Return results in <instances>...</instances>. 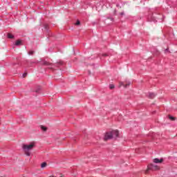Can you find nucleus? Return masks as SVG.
I'll return each instance as SVG.
<instances>
[{"label":"nucleus","instance_id":"20","mask_svg":"<svg viewBox=\"0 0 177 177\" xmlns=\"http://www.w3.org/2000/svg\"><path fill=\"white\" fill-rule=\"evenodd\" d=\"M58 64H60V65L63 64V62H58Z\"/></svg>","mask_w":177,"mask_h":177},{"label":"nucleus","instance_id":"4","mask_svg":"<svg viewBox=\"0 0 177 177\" xmlns=\"http://www.w3.org/2000/svg\"><path fill=\"white\" fill-rule=\"evenodd\" d=\"M112 133V137L113 138H118L119 135H120V132H118V130H113L112 131H111Z\"/></svg>","mask_w":177,"mask_h":177},{"label":"nucleus","instance_id":"1","mask_svg":"<svg viewBox=\"0 0 177 177\" xmlns=\"http://www.w3.org/2000/svg\"><path fill=\"white\" fill-rule=\"evenodd\" d=\"M35 147V142H30L29 144H24L22 145V150L24 151V154L28 157L31 156V151Z\"/></svg>","mask_w":177,"mask_h":177},{"label":"nucleus","instance_id":"18","mask_svg":"<svg viewBox=\"0 0 177 177\" xmlns=\"http://www.w3.org/2000/svg\"><path fill=\"white\" fill-rule=\"evenodd\" d=\"M26 76H27V73H24L22 75L23 78L26 77Z\"/></svg>","mask_w":177,"mask_h":177},{"label":"nucleus","instance_id":"15","mask_svg":"<svg viewBox=\"0 0 177 177\" xmlns=\"http://www.w3.org/2000/svg\"><path fill=\"white\" fill-rule=\"evenodd\" d=\"M80 24H81V22L80 21V20H77L75 23V26H80Z\"/></svg>","mask_w":177,"mask_h":177},{"label":"nucleus","instance_id":"3","mask_svg":"<svg viewBox=\"0 0 177 177\" xmlns=\"http://www.w3.org/2000/svg\"><path fill=\"white\" fill-rule=\"evenodd\" d=\"M110 139H113V133L111 132L105 133L104 140H109Z\"/></svg>","mask_w":177,"mask_h":177},{"label":"nucleus","instance_id":"11","mask_svg":"<svg viewBox=\"0 0 177 177\" xmlns=\"http://www.w3.org/2000/svg\"><path fill=\"white\" fill-rule=\"evenodd\" d=\"M43 64H44V66H49V64H50L49 62H46V61H44L43 62Z\"/></svg>","mask_w":177,"mask_h":177},{"label":"nucleus","instance_id":"2","mask_svg":"<svg viewBox=\"0 0 177 177\" xmlns=\"http://www.w3.org/2000/svg\"><path fill=\"white\" fill-rule=\"evenodd\" d=\"M160 169V167H158L157 165H148V170L149 171H157Z\"/></svg>","mask_w":177,"mask_h":177},{"label":"nucleus","instance_id":"10","mask_svg":"<svg viewBox=\"0 0 177 177\" xmlns=\"http://www.w3.org/2000/svg\"><path fill=\"white\" fill-rule=\"evenodd\" d=\"M122 85L123 86H124V88H128V86H129V85H131V82H129V83L127 84H122Z\"/></svg>","mask_w":177,"mask_h":177},{"label":"nucleus","instance_id":"16","mask_svg":"<svg viewBox=\"0 0 177 177\" xmlns=\"http://www.w3.org/2000/svg\"><path fill=\"white\" fill-rule=\"evenodd\" d=\"M165 53H169V48H166L165 50Z\"/></svg>","mask_w":177,"mask_h":177},{"label":"nucleus","instance_id":"8","mask_svg":"<svg viewBox=\"0 0 177 177\" xmlns=\"http://www.w3.org/2000/svg\"><path fill=\"white\" fill-rule=\"evenodd\" d=\"M8 38H9L10 39H12L15 38V36H13V35L10 34V33H8Z\"/></svg>","mask_w":177,"mask_h":177},{"label":"nucleus","instance_id":"7","mask_svg":"<svg viewBox=\"0 0 177 177\" xmlns=\"http://www.w3.org/2000/svg\"><path fill=\"white\" fill-rule=\"evenodd\" d=\"M15 45L16 46H19L21 45V41L20 40H18V41H17L15 42Z\"/></svg>","mask_w":177,"mask_h":177},{"label":"nucleus","instance_id":"14","mask_svg":"<svg viewBox=\"0 0 177 177\" xmlns=\"http://www.w3.org/2000/svg\"><path fill=\"white\" fill-rule=\"evenodd\" d=\"M109 88H110V89H114V88H115L114 84H110Z\"/></svg>","mask_w":177,"mask_h":177},{"label":"nucleus","instance_id":"12","mask_svg":"<svg viewBox=\"0 0 177 177\" xmlns=\"http://www.w3.org/2000/svg\"><path fill=\"white\" fill-rule=\"evenodd\" d=\"M45 167H46V162H43L41 165V168H45Z\"/></svg>","mask_w":177,"mask_h":177},{"label":"nucleus","instance_id":"23","mask_svg":"<svg viewBox=\"0 0 177 177\" xmlns=\"http://www.w3.org/2000/svg\"><path fill=\"white\" fill-rule=\"evenodd\" d=\"M102 56H107V54H103Z\"/></svg>","mask_w":177,"mask_h":177},{"label":"nucleus","instance_id":"6","mask_svg":"<svg viewBox=\"0 0 177 177\" xmlns=\"http://www.w3.org/2000/svg\"><path fill=\"white\" fill-rule=\"evenodd\" d=\"M149 97L150 99H154V97H156V94L154 93H149Z\"/></svg>","mask_w":177,"mask_h":177},{"label":"nucleus","instance_id":"21","mask_svg":"<svg viewBox=\"0 0 177 177\" xmlns=\"http://www.w3.org/2000/svg\"><path fill=\"white\" fill-rule=\"evenodd\" d=\"M64 176L62 174H59V177H64Z\"/></svg>","mask_w":177,"mask_h":177},{"label":"nucleus","instance_id":"5","mask_svg":"<svg viewBox=\"0 0 177 177\" xmlns=\"http://www.w3.org/2000/svg\"><path fill=\"white\" fill-rule=\"evenodd\" d=\"M162 161H164V159L162 158H155L153 159V162H155V164H161V162H162Z\"/></svg>","mask_w":177,"mask_h":177},{"label":"nucleus","instance_id":"19","mask_svg":"<svg viewBox=\"0 0 177 177\" xmlns=\"http://www.w3.org/2000/svg\"><path fill=\"white\" fill-rule=\"evenodd\" d=\"M44 28H45L46 30H48V25H44Z\"/></svg>","mask_w":177,"mask_h":177},{"label":"nucleus","instance_id":"9","mask_svg":"<svg viewBox=\"0 0 177 177\" xmlns=\"http://www.w3.org/2000/svg\"><path fill=\"white\" fill-rule=\"evenodd\" d=\"M41 129L45 132L48 129L45 126H41Z\"/></svg>","mask_w":177,"mask_h":177},{"label":"nucleus","instance_id":"22","mask_svg":"<svg viewBox=\"0 0 177 177\" xmlns=\"http://www.w3.org/2000/svg\"><path fill=\"white\" fill-rule=\"evenodd\" d=\"M121 16L124 15V12L120 13Z\"/></svg>","mask_w":177,"mask_h":177},{"label":"nucleus","instance_id":"13","mask_svg":"<svg viewBox=\"0 0 177 177\" xmlns=\"http://www.w3.org/2000/svg\"><path fill=\"white\" fill-rule=\"evenodd\" d=\"M169 120H171V121H175V118L173 116H169Z\"/></svg>","mask_w":177,"mask_h":177},{"label":"nucleus","instance_id":"17","mask_svg":"<svg viewBox=\"0 0 177 177\" xmlns=\"http://www.w3.org/2000/svg\"><path fill=\"white\" fill-rule=\"evenodd\" d=\"M28 55H34V51H29Z\"/></svg>","mask_w":177,"mask_h":177}]
</instances>
